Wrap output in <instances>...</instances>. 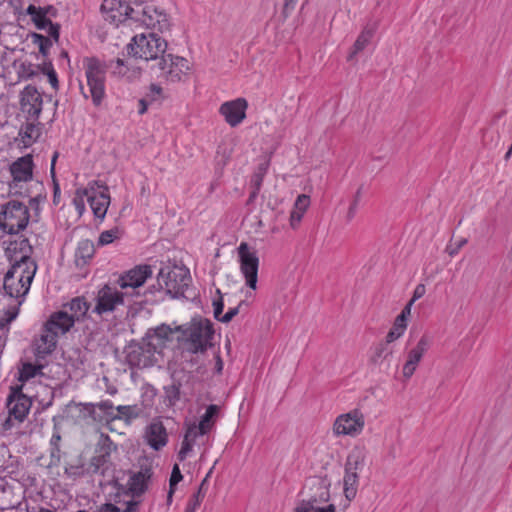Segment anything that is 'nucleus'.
Returning a JSON list of instances; mask_svg holds the SVG:
<instances>
[{
	"mask_svg": "<svg viewBox=\"0 0 512 512\" xmlns=\"http://www.w3.org/2000/svg\"><path fill=\"white\" fill-rule=\"evenodd\" d=\"M5 252L13 264L5 274L3 288L6 295L15 298L17 303L0 311L1 328L10 324L18 316L19 307L30 289L37 270L35 261L30 257L32 247L28 239L10 242Z\"/></svg>",
	"mask_w": 512,
	"mask_h": 512,
	"instance_id": "obj_1",
	"label": "nucleus"
},
{
	"mask_svg": "<svg viewBox=\"0 0 512 512\" xmlns=\"http://www.w3.org/2000/svg\"><path fill=\"white\" fill-rule=\"evenodd\" d=\"M175 330L180 334L178 342L191 353H202L211 346L214 330L207 319H192L188 323L175 326Z\"/></svg>",
	"mask_w": 512,
	"mask_h": 512,
	"instance_id": "obj_2",
	"label": "nucleus"
},
{
	"mask_svg": "<svg viewBox=\"0 0 512 512\" xmlns=\"http://www.w3.org/2000/svg\"><path fill=\"white\" fill-rule=\"evenodd\" d=\"M166 49V40L154 32L136 35L127 45V53L129 55L145 61L158 62L166 52Z\"/></svg>",
	"mask_w": 512,
	"mask_h": 512,
	"instance_id": "obj_3",
	"label": "nucleus"
},
{
	"mask_svg": "<svg viewBox=\"0 0 512 512\" xmlns=\"http://www.w3.org/2000/svg\"><path fill=\"white\" fill-rule=\"evenodd\" d=\"M86 81H87V91L81 85V91L85 98L89 96L92 99V102L95 106H100L102 101L105 98V78H106V68L105 66L96 58H86L83 61Z\"/></svg>",
	"mask_w": 512,
	"mask_h": 512,
	"instance_id": "obj_4",
	"label": "nucleus"
},
{
	"mask_svg": "<svg viewBox=\"0 0 512 512\" xmlns=\"http://www.w3.org/2000/svg\"><path fill=\"white\" fill-rule=\"evenodd\" d=\"M157 282L167 295L172 298H180L184 296L191 283V275L185 266L167 265L160 269Z\"/></svg>",
	"mask_w": 512,
	"mask_h": 512,
	"instance_id": "obj_5",
	"label": "nucleus"
},
{
	"mask_svg": "<svg viewBox=\"0 0 512 512\" xmlns=\"http://www.w3.org/2000/svg\"><path fill=\"white\" fill-rule=\"evenodd\" d=\"M30 219L29 209L23 203L12 200L2 205L0 229L7 234H17L24 230Z\"/></svg>",
	"mask_w": 512,
	"mask_h": 512,
	"instance_id": "obj_6",
	"label": "nucleus"
},
{
	"mask_svg": "<svg viewBox=\"0 0 512 512\" xmlns=\"http://www.w3.org/2000/svg\"><path fill=\"white\" fill-rule=\"evenodd\" d=\"M152 69L156 70L158 77L167 82L176 83L184 81L188 77L191 66L189 61L183 57L164 54L156 65L152 66Z\"/></svg>",
	"mask_w": 512,
	"mask_h": 512,
	"instance_id": "obj_7",
	"label": "nucleus"
},
{
	"mask_svg": "<svg viewBox=\"0 0 512 512\" xmlns=\"http://www.w3.org/2000/svg\"><path fill=\"white\" fill-rule=\"evenodd\" d=\"M331 481L327 476H313L306 480L297 503L304 505H328Z\"/></svg>",
	"mask_w": 512,
	"mask_h": 512,
	"instance_id": "obj_8",
	"label": "nucleus"
},
{
	"mask_svg": "<svg viewBox=\"0 0 512 512\" xmlns=\"http://www.w3.org/2000/svg\"><path fill=\"white\" fill-rule=\"evenodd\" d=\"M133 20L141 22L147 28L161 33L170 29L168 15L163 10L158 9L152 4H146L145 6L136 5Z\"/></svg>",
	"mask_w": 512,
	"mask_h": 512,
	"instance_id": "obj_9",
	"label": "nucleus"
},
{
	"mask_svg": "<svg viewBox=\"0 0 512 512\" xmlns=\"http://www.w3.org/2000/svg\"><path fill=\"white\" fill-rule=\"evenodd\" d=\"M365 427V416L359 409H352L347 413L340 414L333 423V433L337 437L359 436Z\"/></svg>",
	"mask_w": 512,
	"mask_h": 512,
	"instance_id": "obj_10",
	"label": "nucleus"
},
{
	"mask_svg": "<svg viewBox=\"0 0 512 512\" xmlns=\"http://www.w3.org/2000/svg\"><path fill=\"white\" fill-rule=\"evenodd\" d=\"M32 405L31 399L22 393L20 388H12L7 399L8 417L2 423L3 430H9L13 426L12 419L22 422Z\"/></svg>",
	"mask_w": 512,
	"mask_h": 512,
	"instance_id": "obj_11",
	"label": "nucleus"
},
{
	"mask_svg": "<svg viewBox=\"0 0 512 512\" xmlns=\"http://www.w3.org/2000/svg\"><path fill=\"white\" fill-rule=\"evenodd\" d=\"M237 250L240 262V271L245 278V283L250 289L256 290L259 268V258L257 253L245 242H242Z\"/></svg>",
	"mask_w": 512,
	"mask_h": 512,
	"instance_id": "obj_12",
	"label": "nucleus"
},
{
	"mask_svg": "<svg viewBox=\"0 0 512 512\" xmlns=\"http://www.w3.org/2000/svg\"><path fill=\"white\" fill-rule=\"evenodd\" d=\"M156 346L154 342L131 344L126 351V362L130 367L139 369L153 366L156 362Z\"/></svg>",
	"mask_w": 512,
	"mask_h": 512,
	"instance_id": "obj_13",
	"label": "nucleus"
},
{
	"mask_svg": "<svg viewBox=\"0 0 512 512\" xmlns=\"http://www.w3.org/2000/svg\"><path fill=\"white\" fill-rule=\"evenodd\" d=\"M33 168V158L30 154L18 158L10 165L9 170L12 176V180L8 184L10 194H21L19 191L21 183L32 180Z\"/></svg>",
	"mask_w": 512,
	"mask_h": 512,
	"instance_id": "obj_14",
	"label": "nucleus"
},
{
	"mask_svg": "<svg viewBox=\"0 0 512 512\" xmlns=\"http://www.w3.org/2000/svg\"><path fill=\"white\" fill-rule=\"evenodd\" d=\"M112 441L109 436L101 434L95 450V455L91 458L88 471L92 474L105 475L110 466V455Z\"/></svg>",
	"mask_w": 512,
	"mask_h": 512,
	"instance_id": "obj_15",
	"label": "nucleus"
},
{
	"mask_svg": "<svg viewBox=\"0 0 512 512\" xmlns=\"http://www.w3.org/2000/svg\"><path fill=\"white\" fill-rule=\"evenodd\" d=\"M136 7H131L121 0H104L101 12L106 21L118 25L128 19L133 20Z\"/></svg>",
	"mask_w": 512,
	"mask_h": 512,
	"instance_id": "obj_16",
	"label": "nucleus"
},
{
	"mask_svg": "<svg viewBox=\"0 0 512 512\" xmlns=\"http://www.w3.org/2000/svg\"><path fill=\"white\" fill-rule=\"evenodd\" d=\"M431 345V339L427 335H423L415 347L410 349L407 353V359L402 368L403 377L408 380L410 379L414 372L416 371L420 361L422 360L424 354L428 351Z\"/></svg>",
	"mask_w": 512,
	"mask_h": 512,
	"instance_id": "obj_17",
	"label": "nucleus"
},
{
	"mask_svg": "<svg viewBox=\"0 0 512 512\" xmlns=\"http://www.w3.org/2000/svg\"><path fill=\"white\" fill-rule=\"evenodd\" d=\"M123 303V294L109 285L103 286L97 293L96 305L93 312L102 315L112 312L116 306Z\"/></svg>",
	"mask_w": 512,
	"mask_h": 512,
	"instance_id": "obj_18",
	"label": "nucleus"
},
{
	"mask_svg": "<svg viewBox=\"0 0 512 512\" xmlns=\"http://www.w3.org/2000/svg\"><path fill=\"white\" fill-rule=\"evenodd\" d=\"M89 204L95 217L104 219L109 204L110 196L108 188L103 185H99L97 182L89 184Z\"/></svg>",
	"mask_w": 512,
	"mask_h": 512,
	"instance_id": "obj_19",
	"label": "nucleus"
},
{
	"mask_svg": "<svg viewBox=\"0 0 512 512\" xmlns=\"http://www.w3.org/2000/svg\"><path fill=\"white\" fill-rule=\"evenodd\" d=\"M247 108V100L240 97L222 103L219 108V113L231 127H236L246 118Z\"/></svg>",
	"mask_w": 512,
	"mask_h": 512,
	"instance_id": "obj_20",
	"label": "nucleus"
},
{
	"mask_svg": "<svg viewBox=\"0 0 512 512\" xmlns=\"http://www.w3.org/2000/svg\"><path fill=\"white\" fill-rule=\"evenodd\" d=\"M42 97L37 89L33 86L24 88L21 97L22 112L28 115L29 119H38L42 111Z\"/></svg>",
	"mask_w": 512,
	"mask_h": 512,
	"instance_id": "obj_21",
	"label": "nucleus"
},
{
	"mask_svg": "<svg viewBox=\"0 0 512 512\" xmlns=\"http://www.w3.org/2000/svg\"><path fill=\"white\" fill-rule=\"evenodd\" d=\"M152 276V268L150 265H138L121 275L117 281L122 288H138Z\"/></svg>",
	"mask_w": 512,
	"mask_h": 512,
	"instance_id": "obj_22",
	"label": "nucleus"
},
{
	"mask_svg": "<svg viewBox=\"0 0 512 512\" xmlns=\"http://www.w3.org/2000/svg\"><path fill=\"white\" fill-rule=\"evenodd\" d=\"M26 13L31 16V20L39 30H46L51 38H53L56 42L59 39V30L60 26L58 24L52 23L51 19L45 15V11L41 9V7H36L34 5H29L27 7Z\"/></svg>",
	"mask_w": 512,
	"mask_h": 512,
	"instance_id": "obj_23",
	"label": "nucleus"
},
{
	"mask_svg": "<svg viewBox=\"0 0 512 512\" xmlns=\"http://www.w3.org/2000/svg\"><path fill=\"white\" fill-rule=\"evenodd\" d=\"M153 472L150 467H142L133 473L128 480V489L133 498L140 497L148 489Z\"/></svg>",
	"mask_w": 512,
	"mask_h": 512,
	"instance_id": "obj_24",
	"label": "nucleus"
},
{
	"mask_svg": "<svg viewBox=\"0 0 512 512\" xmlns=\"http://www.w3.org/2000/svg\"><path fill=\"white\" fill-rule=\"evenodd\" d=\"M57 335L52 332L46 325L39 338L34 341V353L38 359H43L51 354L57 343Z\"/></svg>",
	"mask_w": 512,
	"mask_h": 512,
	"instance_id": "obj_25",
	"label": "nucleus"
},
{
	"mask_svg": "<svg viewBox=\"0 0 512 512\" xmlns=\"http://www.w3.org/2000/svg\"><path fill=\"white\" fill-rule=\"evenodd\" d=\"M145 440L154 450L158 451L167 444L166 428L160 421H153L145 430Z\"/></svg>",
	"mask_w": 512,
	"mask_h": 512,
	"instance_id": "obj_26",
	"label": "nucleus"
},
{
	"mask_svg": "<svg viewBox=\"0 0 512 512\" xmlns=\"http://www.w3.org/2000/svg\"><path fill=\"white\" fill-rule=\"evenodd\" d=\"M74 323L72 318L69 317L68 311L63 310L52 314L45 325L58 336L68 332Z\"/></svg>",
	"mask_w": 512,
	"mask_h": 512,
	"instance_id": "obj_27",
	"label": "nucleus"
},
{
	"mask_svg": "<svg viewBox=\"0 0 512 512\" xmlns=\"http://www.w3.org/2000/svg\"><path fill=\"white\" fill-rule=\"evenodd\" d=\"M310 205V198L308 195L300 194L293 206V209L290 213V226L292 229H297L306 210Z\"/></svg>",
	"mask_w": 512,
	"mask_h": 512,
	"instance_id": "obj_28",
	"label": "nucleus"
},
{
	"mask_svg": "<svg viewBox=\"0 0 512 512\" xmlns=\"http://www.w3.org/2000/svg\"><path fill=\"white\" fill-rule=\"evenodd\" d=\"M174 332H177L175 327L162 324L148 333V342H154L156 350H158V348H161L166 341L170 340V336Z\"/></svg>",
	"mask_w": 512,
	"mask_h": 512,
	"instance_id": "obj_29",
	"label": "nucleus"
},
{
	"mask_svg": "<svg viewBox=\"0 0 512 512\" xmlns=\"http://www.w3.org/2000/svg\"><path fill=\"white\" fill-rule=\"evenodd\" d=\"M366 451L362 447H354L347 457L345 471L358 473L364 467Z\"/></svg>",
	"mask_w": 512,
	"mask_h": 512,
	"instance_id": "obj_30",
	"label": "nucleus"
},
{
	"mask_svg": "<svg viewBox=\"0 0 512 512\" xmlns=\"http://www.w3.org/2000/svg\"><path fill=\"white\" fill-rule=\"evenodd\" d=\"M64 308L68 311L69 317L76 322L85 317L89 310V304L84 298L76 297L66 304Z\"/></svg>",
	"mask_w": 512,
	"mask_h": 512,
	"instance_id": "obj_31",
	"label": "nucleus"
},
{
	"mask_svg": "<svg viewBox=\"0 0 512 512\" xmlns=\"http://www.w3.org/2000/svg\"><path fill=\"white\" fill-rule=\"evenodd\" d=\"M94 254V244L90 240H82L78 243L75 252V263L78 267L84 266Z\"/></svg>",
	"mask_w": 512,
	"mask_h": 512,
	"instance_id": "obj_32",
	"label": "nucleus"
},
{
	"mask_svg": "<svg viewBox=\"0 0 512 512\" xmlns=\"http://www.w3.org/2000/svg\"><path fill=\"white\" fill-rule=\"evenodd\" d=\"M375 30H376V25L373 24V25H367L363 30L362 32L359 34L358 38L356 39L355 43H354V46H353V51L352 53L349 55V60L353 58V56L357 53H359L360 51L364 50L365 47L369 44V42L371 41L374 33H375Z\"/></svg>",
	"mask_w": 512,
	"mask_h": 512,
	"instance_id": "obj_33",
	"label": "nucleus"
},
{
	"mask_svg": "<svg viewBox=\"0 0 512 512\" xmlns=\"http://www.w3.org/2000/svg\"><path fill=\"white\" fill-rule=\"evenodd\" d=\"M218 412L219 407L217 405H209L198 423L200 425V430H206L209 433L215 425Z\"/></svg>",
	"mask_w": 512,
	"mask_h": 512,
	"instance_id": "obj_34",
	"label": "nucleus"
},
{
	"mask_svg": "<svg viewBox=\"0 0 512 512\" xmlns=\"http://www.w3.org/2000/svg\"><path fill=\"white\" fill-rule=\"evenodd\" d=\"M358 480V473L345 471V476L343 479L344 494L348 500H352L356 496Z\"/></svg>",
	"mask_w": 512,
	"mask_h": 512,
	"instance_id": "obj_35",
	"label": "nucleus"
},
{
	"mask_svg": "<svg viewBox=\"0 0 512 512\" xmlns=\"http://www.w3.org/2000/svg\"><path fill=\"white\" fill-rule=\"evenodd\" d=\"M40 127L34 123H26L20 130V136L25 146H30L40 136Z\"/></svg>",
	"mask_w": 512,
	"mask_h": 512,
	"instance_id": "obj_36",
	"label": "nucleus"
},
{
	"mask_svg": "<svg viewBox=\"0 0 512 512\" xmlns=\"http://www.w3.org/2000/svg\"><path fill=\"white\" fill-rule=\"evenodd\" d=\"M211 473H212V469H210L207 476L201 482L197 492L193 495L192 499L187 504L185 512H196L197 508L200 506L201 502L203 501V499L205 497L204 487L207 484V478L210 476Z\"/></svg>",
	"mask_w": 512,
	"mask_h": 512,
	"instance_id": "obj_37",
	"label": "nucleus"
},
{
	"mask_svg": "<svg viewBox=\"0 0 512 512\" xmlns=\"http://www.w3.org/2000/svg\"><path fill=\"white\" fill-rule=\"evenodd\" d=\"M43 368L42 365L32 364L30 362H25L22 364L21 369L19 370V380L27 381L41 372Z\"/></svg>",
	"mask_w": 512,
	"mask_h": 512,
	"instance_id": "obj_38",
	"label": "nucleus"
},
{
	"mask_svg": "<svg viewBox=\"0 0 512 512\" xmlns=\"http://www.w3.org/2000/svg\"><path fill=\"white\" fill-rule=\"evenodd\" d=\"M295 512H336V507L334 504L328 505H304L297 503L295 508Z\"/></svg>",
	"mask_w": 512,
	"mask_h": 512,
	"instance_id": "obj_39",
	"label": "nucleus"
},
{
	"mask_svg": "<svg viewBox=\"0 0 512 512\" xmlns=\"http://www.w3.org/2000/svg\"><path fill=\"white\" fill-rule=\"evenodd\" d=\"M406 328H407V323H405L403 321H399V319L396 318L393 323L392 328L386 335V343L387 344L392 343L395 340H397L398 338H400L403 335V333L405 332Z\"/></svg>",
	"mask_w": 512,
	"mask_h": 512,
	"instance_id": "obj_40",
	"label": "nucleus"
},
{
	"mask_svg": "<svg viewBox=\"0 0 512 512\" xmlns=\"http://www.w3.org/2000/svg\"><path fill=\"white\" fill-rule=\"evenodd\" d=\"M89 185L86 188L77 189L73 198V204L76 207L79 214H82L85 210V198L89 202Z\"/></svg>",
	"mask_w": 512,
	"mask_h": 512,
	"instance_id": "obj_41",
	"label": "nucleus"
},
{
	"mask_svg": "<svg viewBox=\"0 0 512 512\" xmlns=\"http://www.w3.org/2000/svg\"><path fill=\"white\" fill-rule=\"evenodd\" d=\"M32 42L36 44L39 48V52L46 56L49 52V49L52 46V41L50 38L43 36L42 34L33 33L31 35Z\"/></svg>",
	"mask_w": 512,
	"mask_h": 512,
	"instance_id": "obj_42",
	"label": "nucleus"
},
{
	"mask_svg": "<svg viewBox=\"0 0 512 512\" xmlns=\"http://www.w3.org/2000/svg\"><path fill=\"white\" fill-rule=\"evenodd\" d=\"M122 231L119 228H113L110 230L103 231L98 239V244L101 246L108 245L113 241L121 238Z\"/></svg>",
	"mask_w": 512,
	"mask_h": 512,
	"instance_id": "obj_43",
	"label": "nucleus"
},
{
	"mask_svg": "<svg viewBox=\"0 0 512 512\" xmlns=\"http://www.w3.org/2000/svg\"><path fill=\"white\" fill-rule=\"evenodd\" d=\"M38 68L30 62H22L18 67V75L22 79H30L37 74Z\"/></svg>",
	"mask_w": 512,
	"mask_h": 512,
	"instance_id": "obj_44",
	"label": "nucleus"
},
{
	"mask_svg": "<svg viewBox=\"0 0 512 512\" xmlns=\"http://www.w3.org/2000/svg\"><path fill=\"white\" fill-rule=\"evenodd\" d=\"M95 406L107 415V424L119 418V416L114 413L115 408L110 400L101 401Z\"/></svg>",
	"mask_w": 512,
	"mask_h": 512,
	"instance_id": "obj_45",
	"label": "nucleus"
},
{
	"mask_svg": "<svg viewBox=\"0 0 512 512\" xmlns=\"http://www.w3.org/2000/svg\"><path fill=\"white\" fill-rule=\"evenodd\" d=\"M207 433L208 432L206 430H200V425L198 423H192L187 425V429L184 436L188 438V440H191L195 443L198 437L204 436Z\"/></svg>",
	"mask_w": 512,
	"mask_h": 512,
	"instance_id": "obj_46",
	"label": "nucleus"
},
{
	"mask_svg": "<svg viewBox=\"0 0 512 512\" xmlns=\"http://www.w3.org/2000/svg\"><path fill=\"white\" fill-rule=\"evenodd\" d=\"M267 169H268V163H262L258 166V168H257L256 172L254 173L252 180H251V184H252L253 188H257V189L261 188V185H262L264 176L267 172Z\"/></svg>",
	"mask_w": 512,
	"mask_h": 512,
	"instance_id": "obj_47",
	"label": "nucleus"
},
{
	"mask_svg": "<svg viewBox=\"0 0 512 512\" xmlns=\"http://www.w3.org/2000/svg\"><path fill=\"white\" fill-rule=\"evenodd\" d=\"M165 395L169 405H174L180 398V389L176 384H171L165 387Z\"/></svg>",
	"mask_w": 512,
	"mask_h": 512,
	"instance_id": "obj_48",
	"label": "nucleus"
},
{
	"mask_svg": "<svg viewBox=\"0 0 512 512\" xmlns=\"http://www.w3.org/2000/svg\"><path fill=\"white\" fill-rule=\"evenodd\" d=\"M193 445H194V442L191 440H188V438H186L184 436V439H183L182 445H181V449L178 453V458L180 461H183L186 459L188 454L192 451Z\"/></svg>",
	"mask_w": 512,
	"mask_h": 512,
	"instance_id": "obj_49",
	"label": "nucleus"
},
{
	"mask_svg": "<svg viewBox=\"0 0 512 512\" xmlns=\"http://www.w3.org/2000/svg\"><path fill=\"white\" fill-rule=\"evenodd\" d=\"M61 441V435L59 432L53 433L50 445H51V457H58L60 452L59 443Z\"/></svg>",
	"mask_w": 512,
	"mask_h": 512,
	"instance_id": "obj_50",
	"label": "nucleus"
},
{
	"mask_svg": "<svg viewBox=\"0 0 512 512\" xmlns=\"http://www.w3.org/2000/svg\"><path fill=\"white\" fill-rule=\"evenodd\" d=\"M245 304V301H241L238 306L230 308L225 314L222 315L220 322L228 323L230 322L238 313L242 305Z\"/></svg>",
	"mask_w": 512,
	"mask_h": 512,
	"instance_id": "obj_51",
	"label": "nucleus"
},
{
	"mask_svg": "<svg viewBox=\"0 0 512 512\" xmlns=\"http://www.w3.org/2000/svg\"><path fill=\"white\" fill-rule=\"evenodd\" d=\"M183 476L181 474L180 468L178 464H175L172 469L171 477L169 480V487L175 488L176 485L182 480Z\"/></svg>",
	"mask_w": 512,
	"mask_h": 512,
	"instance_id": "obj_52",
	"label": "nucleus"
},
{
	"mask_svg": "<svg viewBox=\"0 0 512 512\" xmlns=\"http://www.w3.org/2000/svg\"><path fill=\"white\" fill-rule=\"evenodd\" d=\"M116 411L118 412L116 415L119 416L118 419L125 418V419H131L136 417V414H134L133 409L131 406H118L116 407Z\"/></svg>",
	"mask_w": 512,
	"mask_h": 512,
	"instance_id": "obj_53",
	"label": "nucleus"
},
{
	"mask_svg": "<svg viewBox=\"0 0 512 512\" xmlns=\"http://www.w3.org/2000/svg\"><path fill=\"white\" fill-rule=\"evenodd\" d=\"M360 197H361V189H358L355 194L354 200L348 209V213H347L348 220H352L354 218Z\"/></svg>",
	"mask_w": 512,
	"mask_h": 512,
	"instance_id": "obj_54",
	"label": "nucleus"
},
{
	"mask_svg": "<svg viewBox=\"0 0 512 512\" xmlns=\"http://www.w3.org/2000/svg\"><path fill=\"white\" fill-rule=\"evenodd\" d=\"M65 474L69 478L75 479V478L80 477V476L83 475V467L82 466L71 465V466L65 468Z\"/></svg>",
	"mask_w": 512,
	"mask_h": 512,
	"instance_id": "obj_55",
	"label": "nucleus"
},
{
	"mask_svg": "<svg viewBox=\"0 0 512 512\" xmlns=\"http://www.w3.org/2000/svg\"><path fill=\"white\" fill-rule=\"evenodd\" d=\"M213 308H214V317L220 321L222 317V312L224 308V303L222 300V296L219 297V299L213 301Z\"/></svg>",
	"mask_w": 512,
	"mask_h": 512,
	"instance_id": "obj_56",
	"label": "nucleus"
},
{
	"mask_svg": "<svg viewBox=\"0 0 512 512\" xmlns=\"http://www.w3.org/2000/svg\"><path fill=\"white\" fill-rule=\"evenodd\" d=\"M426 292V287L424 284H418L415 289H414V292H413V297L412 299L410 300L411 303H414L416 300L420 299L421 297L424 296Z\"/></svg>",
	"mask_w": 512,
	"mask_h": 512,
	"instance_id": "obj_57",
	"label": "nucleus"
},
{
	"mask_svg": "<svg viewBox=\"0 0 512 512\" xmlns=\"http://www.w3.org/2000/svg\"><path fill=\"white\" fill-rule=\"evenodd\" d=\"M412 305L413 303H411L410 301L406 304V306L403 308V310L401 311V313L396 317L397 319H399V321H403L405 323H407V318L410 316L411 314V308H412Z\"/></svg>",
	"mask_w": 512,
	"mask_h": 512,
	"instance_id": "obj_58",
	"label": "nucleus"
},
{
	"mask_svg": "<svg viewBox=\"0 0 512 512\" xmlns=\"http://www.w3.org/2000/svg\"><path fill=\"white\" fill-rule=\"evenodd\" d=\"M116 66L114 67L113 73L118 74L119 76H125L126 75V66L124 64V61L120 58L116 59L115 61Z\"/></svg>",
	"mask_w": 512,
	"mask_h": 512,
	"instance_id": "obj_59",
	"label": "nucleus"
},
{
	"mask_svg": "<svg viewBox=\"0 0 512 512\" xmlns=\"http://www.w3.org/2000/svg\"><path fill=\"white\" fill-rule=\"evenodd\" d=\"M391 354V352H386V346L384 344H380L375 349V355L373 356L372 360L374 362H377V359L380 357H387V355Z\"/></svg>",
	"mask_w": 512,
	"mask_h": 512,
	"instance_id": "obj_60",
	"label": "nucleus"
},
{
	"mask_svg": "<svg viewBox=\"0 0 512 512\" xmlns=\"http://www.w3.org/2000/svg\"><path fill=\"white\" fill-rule=\"evenodd\" d=\"M47 76H48L49 82L52 85V87L57 88V86H58L57 74L51 66L47 70Z\"/></svg>",
	"mask_w": 512,
	"mask_h": 512,
	"instance_id": "obj_61",
	"label": "nucleus"
},
{
	"mask_svg": "<svg viewBox=\"0 0 512 512\" xmlns=\"http://www.w3.org/2000/svg\"><path fill=\"white\" fill-rule=\"evenodd\" d=\"M139 504V500L133 499L127 502L126 508L123 510V512H138Z\"/></svg>",
	"mask_w": 512,
	"mask_h": 512,
	"instance_id": "obj_62",
	"label": "nucleus"
},
{
	"mask_svg": "<svg viewBox=\"0 0 512 512\" xmlns=\"http://www.w3.org/2000/svg\"><path fill=\"white\" fill-rule=\"evenodd\" d=\"M138 105H139L138 113L140 115L144 114L147 111L148 102L145 99H140L138 102Z\"/></svg>",
	"mask_w": 512,
	"mask_h": 512,
	"instance_id": "obj_63",
	"label": "nucleus"
},
{
	"mask_svg": "<svg viewBox=\"0 0 512 512\" xmlns=\"http://www.w3.org/2000/svg\"><path fill=\"white\" fill-rule=\"evenodd\" d=\"M41 9L45 11V15H47L50 19L56 16V9L52 6L41 7Z\"/></svg>",
	"mask_w": 512,
	"mask_h": 512,
	"instance_id": "obj_64",
	"label": "nucleus"
}]
</instances>
